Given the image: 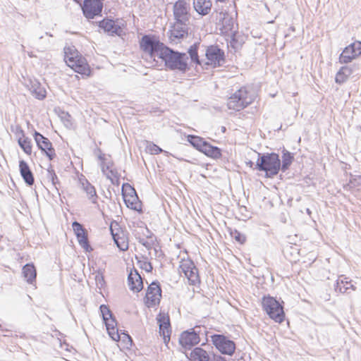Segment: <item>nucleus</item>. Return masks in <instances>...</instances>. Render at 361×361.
<instances>
[{"label":"nucleus","instance_id":"7","mask_svg":"<svg viewBox=\"0 0 361 361\" xmlns=\"http://www.w3.org/2000/svg\"><path fill=\"white\" fill-rule=\"evenodd\" d=\"M361 55V42L356 41L346 47L339 56L341 63H350L354 59Z\"/></svg>","mask_w":361,"mask_h":361},{"label":"nucleus","instance_id":"20","mask_svg":"<svg viewBox=\"0 0 361 361\" xmlns=\"http://www.w3.org/2000/svg\"><path fill=\"white\" fill-rule=\"evenodd\" d=\"M128 283L129 288L134 292H140L143 288L142 278L136 271L128 274Z\"/></svg>","mask_w":361,"mask_h":361},{"label":"nucleus","instance_id":"26","mask_svg":"<svg viewBox=\"0 0 361 361\" xmlns=\"http://www.w3.org/2000/svg\"><path fill=\"white\" fill-rule=\"evenodd\" d=\"M106 327V330L108 331V334L109 336L114 340V341H118L120 339V334L118 333V329H116V322L113 318L111 317L109 319H107L106 321H104Z\"/></svg>","mask_w":361,"mask_h":361},{"label":"nucleus","instance_id":"44","mask_svg":"<svg viewBox=\"0 0 361 361\" xmlns=\"http://www.w3.org/2000/svg\"><path fill=\"white\" fill-rule=\"evenodd\" d=\"M138 262L141 269L145 270L147 272L152 271L153 268L152 264L149 262L140 260Z\"/></svg>","mask_w":361,"mask_h":361},{"label":"nucleus","instance_id":"5","mask_svg":"<svg viewBox=\"0 0 361 361\" xmlns=\"http://www.w3.org/2000/svg\"><path fill=\"white\" fill-rule=\"evenodd\" d=\"M179 269L180 271L183 272L188 279V283L190 285L195 286L200 283V279L198 274V269L191 259L188 258L181 259Z\"/></svg>","mask_w":361,"mask_h":361},{"label":"nucleus","instance_id":"40","mask_svg":"<svg viewBox=\"0 0 361 361\" xmlns=\"http://www.w3.org/2000/svg\"><path fill=\"white\" fill-rule=\"evenodd\" d=\"M99 309L104 321H106L107 319L112 317V313L106 305H102Z\"/></svg>","mask_w":361,"mask_h":361},{"label":"nucleus","instance_id":"38","mask_svg":"<svg viewBox=\"0 0 361 361\" xmlns=\"http://www.w3.org/2000/svg\"><path fill=\"white\" fill-rule=\"evenodd\" d=\"M222 25L224 32H228L231 31L233 27V19L229 16L224 17L222 20Z\"/></svg>","mask_w":361,"mask_h":361},{"label":"nucleus","instance_id":"2","mask_svg":"<svg viewBox=\"0 0 361 361\" xmlns=\"http://www.w3.org/2000/svg\"><path fill=\"white\" fill-rule=\"evenodd\" d=\"M257 169L265 171L267 178H273L279 173L281 169V160L276 153H267L261 155L258 153L256 164Z\"/></svg>","mask_w":361,"mask_h":361},{"label":"nucleus","instance_id":"33","mask_svg":"<svg viewBox=\"0 0 361 361\" xmlns=\"http://www.w3.org/2000/svg\"><path fill=\"white\" fill-rule=\"evenodd\" d=\"M188 141L197 150L202 152L207 143L202 137L196 135H188Z\"/></svg>","mask_w":361,"mask_h":361},{"label":"nucleus","instance_id":"15","mask_svg":"<svg viewBox=\"0 0 361 361\" xmlns=\"http://www.w3.org/2000/svg\"><path fill=\"white\" fill-rule=\"evenodd\" d=\"M187 22L176 20L170 32V39L177 43L179 39H183L188 35Z\"/></svg>","mask_w":361,"mask_h":361},{"label":"nucleus","instance_id":"22","mask_svg":"<svg viewBox=\"0 0 361 361\" xmlns=\"http://www.w3.org/2000/svg\"><path fill=\"white\" fill-rule=\"evenodd\" d=\"M20 172L25 183L28 185H32L35 182L32 172L28 164L23 160L19 161Z\"/></svg>","mask_w":361,"mask_h":361},{"label":"nucleus","instance_id":"51","mask_svg":"<svg viewBox=\"0 0 361 361\" xmlns=\"http://www.w3.org/2000/svg\"><path fill=\"white\" fill-rule=\"evenodd\" d=\"M147 240V239H145V238H139V243L142 245V243H145V241H146Z\"/></svg>","mask_w":361,"mask_h":361},{"label":"nucleus","instance_id":"28","mask_svg":"<svg viewBox=\"0 0 361 361\" xmlns=\"http://www.w3.org/2000/svg\"><path fill=\"white\" fill-rule=\"evenodd\" d=\"M75 63V64H73V66H69V67L73 68L75 72L80 74H87L90 71L85 59L82 57L81 55L78 56L73 63Z\"/></svg>","mask_w":361,"mask_h":361},{"label":"nucleus","instance_id":"17","mask_svg":"<svg viewBox=\"0 0 361 361\" xmlns=\"http://www.w3.org/2000/svg\"><path fill=\"white\" fill-rule=\"evenodd\" d=\"M99 26L102 28L104 32L111 35H121L123 30L118 21L111 19H104L99 22Z\"/></svg>","mask_w":361,"mask_h":361},{"label":"nucleus","instance_id":"14","mask_svg":"<svg viewBox=\"0 0 361 361\" xmlns=\"http://www.w3.org/2000/svg\"><path fill=\"white\" fill-rule=\"evenodd\" d=\"M128 192H127V189L126 191H122L123 200L128 208L139 211L141 205L136 192L130 185H128Z\"/></svg>","mask_w":361,"mask_h":361},{"label":"nucleus","instance_id":"4","mask_svg":"<svg viewBox=\"0 0 361 361\" xmlns=\"http://www.w3.org/2000/svg\"><path fill=\"white\" fill-rule=\"evenodd\" d=\"M262 308L271 319L276 322L281 323L285 318L282 305L274 298L264 296L262 301Z\"/></svg>","mask_w":361,"mask_h":361},{"label":"nucleus","instance_id":"34","mask_svg":"<svg viewBox=\"0 0 361 361\" xmlns=\"http://www.w3.org/2000/svg\"><path fill=\"white\" fill-rule=\"evenodd\" d=\"M293 160L292 154L286 150H283L282 156V164H281V169L285 172L291 165Z\"/></svg>","mask_w":361,"mask_h":361},{"label":"nucleus","instance_id":"53","mask_svg":"<svg viewBox=\"0 0 361 361\" xmlns=\"http://www.w3.org/2000/svg\"><path fill=\"white\" fill-rule=\"evenodd\" d=\"M27 54H28V56H29L30 57H31V58L34 56V55L32 54V52H28V53H27Z\"/></svg>","mask_w":361,"mask_h":361},{"label":"nucleus","instance_id":"35","mask_svg":"<svg viewBox=\"0 0 361 361\" xmlns=\"http://www.w3.org/2000/svg\"><path fill=\"white\" fill-rule=\"evenodd\" d=\"M18 142L25 154L27 155L32 154L31 140L29 137H18Z\"/></svg>","mask_w":361,"mask_h":361},{"label":"nucleus","instance_id":"39","mask_svg":"<svg viewBox=\"0 0 361 361\" xmlns=\"http://www.w3.org/2000/svg\"><path fill=\"white\" fill-rule=\"evenodd\" d=\"M120 334V339L118 341H122V342L125 344V347L129 348L132 346L133 340L131 337L126 333L122 332Z\"/></svg>","mask_w":361,"mask_h":361},{"label":"nucleus","instance_id":"36","mask_svg":"<svg viewBox=\"0 0 361 361\" xmlns=\"http://www.w3.org/2000/svg\"><path fill=\"white\" fill-rule=\"evenodd\" d=\"M47 178L51 181V184L54 188L58 190V186L60 185V182L51 166L47 169Z\"/></svg>","mask_w":361,"mask_h":361},{"label":"nucleus","instance_id":"50","mask_svg":"<svg viewBox=\"0 0 361 361\" xmlns=\"http://www.w3.org/2000/svg\"><path fill=\"white\" fill-rule=\"evenodd\" d=\"M16 135L18 137H25L24 131L20 127L16 128Z\"/></svg>","mask_w":361,"mask_h":361},{"label":"nucleus","instance_id":"25","mask_svg":"<svg viewBox=\"0 0 361 361\" xmlns=\"http://www.w3.org/2000/svg\"><path fill=\"white\" fill-rule=\"evenodd\" d=\"M22 274L28 283L33 284L35 282L37 271L33 264H26L23 267Z\"/></svg>","mask_w":361,"mask_h":361},{"label":"nucleus","instance_id":"6","mask_svg":"<svg viewBox=\"0 0 361 361\" xmlns=\"http://www.w3.org/2000/svg\"><path fill=\"white\" fill-rule=\"evenodd\" d=\"M212 341L215 347L223 354L231 355L235 349V344L224 335L214 334Z\"/></svg>","mask_w":361,"mask_h":361},{"label":"nucleus","instance_id":"1","mask_svg":"<svg viewBox=\"0 0 361 361\" xmlns=\"http://www.w3.org/2000/svg\"><path fill=\"white\" fill-rule=\"evenodd\" d=\"M140 45L143 51L151 59L154 61L156 58L161 59L164 61L166 66L171 70H178L184 73L188 69V57L186 54L173 51L154 36L144 35Z\"/></svg>","mask_w":361,"mask_h":361},{"label":"nucleus","instance_id":"3","mask_svg":"<svg viewBox=\"0 0 361 361\" xmlns=\"http://www.w3.org/2000/svg\"><path fill=\"white\" fill-rule=\"evenodd\" d=\"M255 94L249 91L246 87H241L232 94L227 100V106L229 109L240 111L253 102Z\"/></svg>","mask_w":361,"mask_h":361},{"label":"nucleus","instance_id":"18","mask_svg":"<svg viewBox=\"0 0 361 361\" xmlns=\"http://www.w3.org/2000/svg\"><path fill=\"white\" fill-rule=\"evenodd\" d=\"M29 90L32 95L39 100L44 99L47 96V91L44 86L37 80H30Z\"/></svg>","mask_w":361,"mask_h":361},{"label":"nucleus","instance_id":"27","mask_svg":"<svg viewBox=\"0 0 361 361\" xmlns=\"http://www.w3.org/2000/svg\"><path fill=\"white\" fill-rule=\"evenodd\" d=\"M112 235L116 246L120 250L126 251L128 249V238L123 231L115 234L112 232Z\"/></svg>","mask_w":361,"mask_h":361},{"label":"nucleus","instance_id":"37","mask_svg":"<svg viewBox=\"0 0 361 361\" xmlns=\"http://www.w3.org/2000/svg\"><path fill=\"white\" fill-rule=\"evenodd\" d=\"M198 44H194L190 47L188 49V54L190 55V59L192 62L196 63L197 64H200V61L199 60L197 49Z\"/></svg>","mask_w":361,"mask_h":361},{"label":"nucleus","instance_id":"11","mask_svg":"<svg viewBox=\"0 0 361 361\" xmlns=\"http://www.w3.org/2000/svg\"><path fill=\"white\" fill-rule=\"evenodd\" d=\"M161 297V290L158 282H152L147 288L145 295V304L148 307L158 305Z\"/></svg>","mask_w":361,"mask_h":361},{"label":"nucleus","instance_id":"31","mask_svg":"<svg viewBox=\"0 0 361 361\" xmlns=\"http://www.w3.org/2000/svg\"><path fill=\"white\" fill-rule=\"evenodd\" d=\"M80 56L78 51L74 47L65 49V61L68 66H73V61Z\"/></svg>","mask_w":361,"mask_h":361},{"label":"nucleus","instance_id":"16","mask_svg":"<svg viewBox=\"0 0 361 361\" xmlns=\"http://www.w3.org/2000/svg\"><path fill=\"white\" fill-rule=\"evenodd\" d=\"M72 226L80 246L87 252L91 251L92 249L89 245L87 236L82 226L80 223L74 221Z\"/></svg>","mask_w":361,"mask_h":361},{"label":"nucleus","instance_id":"45","mask_svg":"<svg viewBox=\"0 0 361 361\" xmlns=\"http://www.w3.org/2000/svg\"><path fill=\"white\" fill-rule=\"evenodd\" d=\"M148 150L152 154H158L162 152V149L155 144L151 143L147 146Z\"/></svg>","mask_w":361,"mask_h":361},{"label":"nucleus","instance_id":"46","mask_svg":"<svg viewBox=\"0 0 361 361\" xmlns=\"http://www.w3.org/2000/svg\"><path fill=\"white\" fill-rule=\"evenodd\" d=\"M209 361H226V360L219 355L212 354Z\"/></svg>","mask_w":361,"mask_h":361},{"label":"nucleus","instance_id":"52","mask_svg":"<svg viewBox=\"0 0 361 361\" xmlns=\"http://www.w3.org/2000/svg\"><path fill=\"white\" fill-rule=\"evenodd\" d=\"M154 252L156 254V256H157V257H159L161 255V252L159 253V255H157L159 252H158V250L156 248H154Z\"/></svg>","mask_w":361,"mask_h":361},{"label":"nucleus","instance_id":"13","mask_svg":"<svg viewBox=\"0 0 361 361\" xmlns=\"http://www.w3.org/2000/svg\"><path fill=\"white\" fill-rule=\"evenodd\" d=\"M200 341L199 334L195 329L190 331H185L180 334L179 338L180 344L185 348H190Z\"/></svg>","mask_w":361,"mask_h":361},{"label":"nucleus","instance_id":"55","mask_svg":"<svg viewBox=\"0 0 361 361\" xmlns=\"http://www.w3.org/2000/svg\"><path fill=\"white\" fill-rule=\"evenodd\" d=\"M307 213L308 214H311V212H310V209H307Z\"/></svg>","mask_w":361,"mask_h":361},{"label":"nucleus","instance_id":"9","mask_svg":"<svg viewBox=\"0 0 361 361\" xmlns=\"http://www.w3.org/2000/svg\"><path fill=\"white\" fill-rule=\"evenodd\" d=\"M190 4L185 0H178L173 7L174 19L180 22H188L190 18Z\"/></svg>","mask_w":361,"mask_h":361},{"label":"nucleus","instance_id":"30","mask_svg":"<svg viewBox=\"0 0 361 361\" xmlns=\"http://www.w3.org/2000/svg\"><path fill=\"white\" fill-rule=\"evenodd\" d=\"M353 73V68L352 67L348 66L341 67L336 75V82L339 84L345 82Z\"/></svg>","mask_w":361,"mask_h":361},{"label":"nucleus","instance_id":"41","mask_svg":"<svg viewBox=\"0 0 361 361\" xmlns=\"http://www.w3.org/2000/svg\"><path fill=\"white\" fill-rule=\"evenodd\" d=\"M102 171L103 173L106 176L108 179H110L112 182L114 178H116V171L114 170L113 169L109 170V171H106L105 169V164H103L102 165Z\"/></svg>","mask_w":361,"mask_h":361},{"label":"nucleus","instance_id":"49","mask_svg":"<svg viewBox=\"0 0 361 361\" xmlns=\"http://www.w3.org/2000/svg\"><path fill=\"white\" fill-rule=\"evenodd\" d=\"M153 242L152 240L147 239L145 243H142V245H144L148 250H150L152 248Z\"/></svg>","mask_w":361,"mask_h":361},{"label":"nucleus","instance_id":"47","mask_svg":"<svg viewBox=\"0 0 361 361\" xmlns=\"http://www.w3.org/2000/svg\"><path fill=\"white\" fill-rule=\"evenodd\" d=\"M99 159L100 160H102V164H101V166H102L103 164H105V169H106V171H109V170L111 169V163H110V162H105V161H104V155H103V154L99 155Z\"/></svg>","mask_w":361,"mask_h":361},{"label":"nucleus","instance_id":"24","mask_svg":"<svg viewBox=\"0 0 361 361\" xmlns=\"http://www.w3.org/2000/svg\"><path fill=\"white\" fill-rule=\"evenodd\" d=\"M211 355L201 348H194L190 355L191 361H209Z\"/></svg>","mask_w":361,"mask_h":361},{"label":"nucleus","instance_id":"54","mask_svg":"<svg viewBox=\"0 0 361 361\" xmlns=\"http://www.w3.org/2000/svg\"><path fill=\"white\" fill-rule=\"evenodd\" d=\"M247 164H249L250 166H252V164H253V163H252L251 161H250L247 163Z\"/></svg>","mask_w":361,"mask_h":361},{"label":"nucleus","instance_id":"21","mask_svg":"<svg viewBox=\"0 0 361 361\" xmlns=\"http://www.w3.org/2000/svg\"><path fill=\"white\" fill-rule=\"evenodd\" d=\"M211 0H193V7L195 11L201 16L209 14L212 9Z\"/></svg>","mask_w":361,"mask_h":361},{"label":"nucleus","instance_id":"23","mask_svg":"<svg viewBox=\"0 0 361 361\" xmlns=\"http://www.w3.org/2000/svg\"><path fill=\"white\" fill-rule=\"evenodd\" d=\"M348 279L347 277L343 276H339L335 285V290L343 293H346L350 288L355 290L356 288L351 284V281H348Z\"/></svg>","mask_w":361,"mask_h":361},{"label":"nucleus","instance_id":"29","mask_svg":"<svg viewBox=\"0 0 361 361\" xmlns=\"http://www.w3.org/2000/svg\"><path fill=\"white\" fill-rule=\"evenodd\" d=\"M159 323V333L161 334L164 337V341H166V338L168 339H170V322L169 317H166L164 316H160V317L158 319Z\"/></svg>","mask_w":361,"mask_h":361},{"label":"nucleus","instance_id":"42","mask_svg":"<svg viewBox=\"0 0 361 361\" xmlns=\"http://www.w3.org/2000/svg\"><path fill=\"white\" fill-rule=\"evenodd\" d=\"M350 183L353 187H360L361 186V175H350Z\"/></svg>","mask_w":361,"mask_h":361},{"label":"nucleus","instance_id":"10","mask_svg":"<svg viewBox=\"0 0 361 361\" xmlns=\"http://www.w3.org/2000/svg\"><path fill=\"white\" fill-rule=\"evenodd\" d=\"M205 55L208 60L207 64L216 67L222 66L224 63V51L218 46L212 45L209 47Z\"/></svg>","mask_w":361,"mask_h":361},{"label":"nucleus","instance_id":"8","mask_svg":"<svg viewBox=\"0 0 361 361\" xmlns=\"http://www.w3.org/2000/svg\"><path fill=\"white\" fill-rule=\"evenodd\" d=\"M34 138L38 148L46 154L49 160H52L56 157V153L50 140L37 131L34 133Z\"/></svg>","mask_w":361,"mask_h":361},{"label":"nucleus","instance_id":"12","mask_svg":"<svg viewBox=\"0 0 361 361\" xmlns=\"http://www.w3.org/2000/svg\"><path fill=\"white\" fill-rule=\"evenodd\" d=\"M102 8L103 4L101 0H85L82 6L83 14L88 19L100 15Z\"/></svg>","mask_w":361,"mask_h":361},{"label":"nucleus","instance_id":"19","mask_svg":"<svg viewBox=\"0 0 361 361\" xmlns=\"http://www.w3.org/2000/svg\"><path fill=\"white\" fill-rule=\"evenodd\" d=\"M82 190L86 192L87 197L92 204H97L98 196L96 189L86 178H80Z\"/></svg>","mask_w":361,"mask_h":361},{"label":"nucleus","instance_id":"32","mask_svg":"<svg viewBox=\"0 0 361 361\" xmlns=\"http://www.w3.org/2000/svg\"><path fill=\"white\" fill-rule=\"evenodd\" d=\"M202 152L214 159H218L221 156V149L217 147L211 145L209 142L204 145Z\"/></svg>","mask_w":361,"mask_h":361},{"label":"nucleus","instance_id":"43","mask_svg":"<svg viewBox=\"0 0 361 361\" xmlns=\"http://www.w3.org/2000/svg\"><path fill=\"white\" fill-rule=\"evenodd\" d=\"M231 235L236 241H238L240 244H243L245 242V236L236 230L234 232L231 233Z\"/></svg>","mask_w":361,"mask_h":361},{"label":"nucleus","instance_id":"48","mask_svg":"<svg viewBox=\"0 0 361 361\" xmlns=\"http://www.w3.org/2000/svg\"><path fill=\"white\" fill-rule=\"evenodd\" d=\"M95 281L97 282V284H99L101 286H103L104 283V277L102 276V274H97L96 276H95Z\"/></svg>","mask_w":361,"mask_h":361}]
</instances>
